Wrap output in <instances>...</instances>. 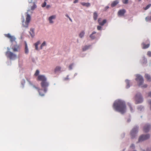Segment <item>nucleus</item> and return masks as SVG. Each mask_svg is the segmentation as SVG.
<instances>
[{
  "mask_svg": "<svg viewBox=\"0 0 151 151\" xmlns=\"http://www.w3.org/2000/svg\"><path fill=\"white\" fill-rule=\"evenodd\" d=\"M113 107L114 110L123 114L126 112V106L124 101L120 100L115 101Z\"/></svg>",
  "mask_w": 151,
  "mask_h": 151,
  "instance_id": "f257e3e1",
  "label": "nucleus"
},
{
  "mask_svg": "<svg viewBox=\"0 0 151 151\" xmlns=\"http://www.w3.org/2000/svg\"><path fill=\"white\" fill-rule=\"evenodd\" d=\"M138 129L137 126H135L132 129L130 133L131 139H133L136 137L138 132Z\"/></svg>",
  "mask_w": 151,
  "mask_h": 151,
  "instance_id": "f03ea898",
  "label": "nucleus"
},
{
  "mask_svg": "<svg viewBox=\"0 0 151 151\" xmlns=\"http://www.w3.org/2000/svg\"><path fill=\"white\" fill-rule=\"evenodd\" d=\"M5 55L6 57L9 58L10 60H14L17 57V56L15 54L9 51L6 52Z\"/></svg>",
  "mask_w": 151,
  "mask_h": 151,
  "instance_id": "7ed1b4c3",
  "label": "nucleus"
},
{
  "mask_svg": "<svg viewBox=\"0 0 151 151\" xmlns=\"http://www.w3.org/2000/svg\"><path fill=\"white\" fill-rule=\"evenodd\" d=\"M30 19L31 17L30 16L29 14H27V17L26 18V21L24 22V18H23V20L22 21L23 23L22 25L24 27H27L28 26V24L30 21Z\"/></svg>",
  "mask_w": 151,
  "mask_h": 151,
  "instance_id": "20e7f679",
  "label": "nucleus"
},
{
  "mask_svg": "<svg viewBox=\"0 0 151 151\" xmlns=\"http://www.w3.org/2000/svg\"><path fill=\"white\" fill-rule=\"evenodd\" d=\"M136 77L135 80L139 82V86H140L144 82L143 78L142 76L139 74L137 75Z\"/></svg>",
  "mask_w": 151,
  "mask_h": 151,
  "instance_id": "39448f33",
  "label": "nucleus"
},
{
  "mask_svg": "<svg viewBox=\"0 0 151 151\" xmlns=\"http://www.w3.org/2000/svg\"><path fill=\"white\" fill-rule=\"evenodd\" d=\"M135 100L136 104L141 103L143 101V99L140 93H138L136 95Z\"/></svg>",
  "mask_w": 151,
  "mask_h": 151,
  "instance_id": "423d86ee",
  "label": "nucleus"
},
{
  "mask_svg": "<svg viewBox=\"0 0 151 151\" xmlns=\"http://www.w3.org/2000/svg\"><path fill=\"white\" fill-rule=\"evenodd\" d=\"M150 137V135L149 134H142L139 137L138 142H139L147 140L149 139Z\"/></svg>",
  "mask_w": 151,
  "mask_h": 151,
  "instance_id": "0eeeda50",
  "label": "nucleus"
},
{
  "mask_svg": "<svg viewBox=\"0 0 151 151\" xmlns=\"http://www.w3.org/2000/svg\"><path fill=\"white\" fill-rule=\"evenodd\" d=\"M35 88L37 90L39 95L42 96H45V94L47 90V88H45L43 90L42 89H39L37 87H35Z\"/></svg>",
  "mask_w": 151,
  "mask_h": 151,
  "instance_id": "6e6552de",
  "label": "nucleus"
},
{
  "mask_svg": "<svg viewBox=\"0 0 151 151\" xmlns=\"http://www.w3.org/2000/svg\"><path fill=\"white\" fill-rule=\"evenodd\" d=\"M151 126L148 124H145L143 127V131L145 132H147L149 131L151 129Z\"/></svg>",
  "mask_w": 151,
  "mask_h": 151,
  "instance_id": "1a4fd4ad",
  "label": "nucleus"
},
{
  "mask_svg": "<svg viewBox=\"0 0 151 151\" xmlns=\"http://www.w3.org/2000/svg\"><path fill=\"white\" fill-rule=\"evenodd\" d=\"M47 79L46 77L43 75H39L37 78V80L38 81H40L41 82L47 81Z\"/></svg>",
  "mask_w": 151,
  "mask_h": 151,
  "instance_id": "9d476101",
  "label": "nucleus"
},
{
  "mask_svg": "<svg viewBox=\"0 0 151 151\" xmlns=\"http://www.w3.org/2000/svg\"><path fill=\"white\" fill-rule=\"evenodd\" d=\"M41 85L42 87L44 88H47V87L49 86V83L47 81H45L43 82H41Z\"/></svg>",
  "mask_w": 151,
  "mask_h": 151,
  "instance_id": "9b49d317",
  "label": "nucleus"
},
{
  "mask_svg": "<svg viewBox=\"0 0 151 151\" xmlns=\"http://www.w3.org/2000/svg\"><path fill=\"white\" fill-rule=\"evenodd\" d=\"M5 37L9 38L10 40V41L11 42H13L15 41V38L14 36L11 35L10 34H8L5 35Z\"/></svg>",
  "mask_w": 151,
  "mask_h": 151,
  "instance_id": "f8f14e48",
  "label": "nucleus"
},
{
  "mask_svg": "<svg viewBox=\"0 0 151 151\" xmlns=\"http://www.w3.org/2000/svg\"><path fill=\"white\" fill-rule=\"evenodd\" d=\"M56 17V16L55 15H53L50 16L48 19L49 21V23L51 24L53 23L54 22L52 20V19H55Z\"/></svg>",
  "mask_w": 151,
  "mask_h": 151,
  "instance_id": "ddd939ff",
  "label": "nucleus"
},
{
  "mask_svg": "<svg viewBox=\"0 0 151 151\" xmlns=\"http://www.w3.org/2000/svg\"><path fill=\"white\" fill-rule=\"evenodd\" d=\"M126 12V11L124 9H122L119 10L118 12V14L119 16H121L124 15Z\"/></svg>",
  "mask_w": 151,
  "mask_h": 151,
  "instance_id": "4468645a",
  "label": "nucleus"
},
{
  "mask_svg": "<svg viewBox=\"0 0 151 151\" xmlns=\"http://www.w3.org/2000/svg\"><path fill=\"white\" fill-rule=\"evenodd\" d=\"M61 68L59 66H57L54 70V72L55 73L57 72H61Z\"/></svg>",
  "mask_w": 151,
  "mask_h": 151,
  "instance_id": "2eb2a0df",
  "label": "nucleus"
},
{
  "mask_svg": "<svg viewBox=\"0 0 151 151\" xmlns=\"http://www.w3.org/2000/svg\"><path fill=\"white\" fill-rule=\"evenodd\" d=\"M29 33L32 37H33L35 36V29L34 28H31L30 29Z\"/></svg>",
  "mask_w": 151,
  "mask_h": 151,
  "instance_id": "dca6fc26",
  "label": "nucleus"
},
{
  "mask_svg": "<svg viewBox=\"0 0 151 151\" xmlns=\"http://www.w3.org/2000/svg\"><path fill=\"white\" fill-rule=\"evenodd\" d=\"M142 48L143 49H145L149 47L150 46V44H148L146 45L144 43H143L142 44Z\"/></svg>",
  "mask_w": 151,
  "mask_h": 151,
  "instance_id": "f3484780",
  "label": "nucleus"
},
{
  "mask_svg": "<svg viewBox=\"0 0 151 151\" xmlns=\"http://www.w3.org/2000/svg\"><path fill=\"white\" fill-rule=\"evenodd\" d=\"M96 33V32H93L92 33V34L90 35V37L91 38L92 40H94L95 38L96 37L94 35Z\"/></svg>",
  "mask_w": 151,
  "mask_h": 151,
  "instance_id": "a211bd4d",
  "label": "nucleus"
},
{
  "mask_svg": "<svg viewBox=\"0 0 151 151\" xmlns=\"http://www.w3.org/2000/svg\"><path fill=\"white\" fill-rule=\"evenodd\" d=\"M145 77L148 81H151V77L150 75L149 74H145Z\"/></svg>",
  "mask_w": 151,
  "mask_h": 151,
  "instance_id": "6ab92c4d",
  "label": "nucleus"
},
{
  "mask_svg": "<svg viewBox=\"0 0 151 151\" xmlns=\"http://www.w3.org/2000/svg\"><path fill=\"white\" fill-rule=\"evenodd\" d=\"M40 44V42L39 41H38L36 43H35L34 45L35 46V49L36 50H38V45Z\"/></svg>",
  "mask_w": 151,
  "mask_h": 151,
  "instance_id": "aec40b11",
  "label": "nucleus"
},
{
  "mask_svg": "<svg viewBox=\"0 0 151 151\" xmlns=\"http://www.w3.org/2000/svg\"><path fill=\"white\" fill-rule=\"evenodd\" d=\"M98 15L97 13L95 12L93 14V18L94 20H96L97 19Z\"/></svg>",
  "mask_w": 151,
  "mask_h": 151,
  "instance_id": "412c9836",
  "label": "nucleus"
},
{
  "mask_svg": "<svg viewBox=\"0 0 151 151\" xmlns=\"http://www.w3.org/2000/svg\"><path fill=\"white\" fill-rule=\"evenodd\" d=\"M29 52V50L28 48L27 44L26 42L25 43V53L26 54H27Z\"/></svg>",
  "mask_w": 151,
  "mask_h": 151,
  "instance_id": "4be33fe9",
  "label": "nucleus"
},
{
  "mask_svg": "<svg viewBox=\"0 0 151 151\" xmlns=\"http://www.w3.org/2000/svg\"><path fill=\"white\" fill-rule=\"evenodd\" d=\"M81 4L84 6H86V7H89L90 6V4L89 3L82 2L81 3Z\"/></svg>",
  "mask_w": 151,
  "mask_h": 151,
  "instance_id": "5701e85b",
  "label": "nucleus"
},
{
  "mask_svg": "<svg viewBox=\"0 0 151 151\" xmlns=\"http://www.w3.org/2000/svg\"><path fill=\"white\" fill-rule=\"evenodd\" d=\"M118 2L117 1H114L112 2L111 4L112 7H114L118 3Z\"/></svg>",
  "mask_w": 151,
  "mask_h": 151,
  "instance_id": "b1692460",
  "label": "nucleus"
},
{
  "mask_svg": "<svg viewBox=\"0 0 151 151\" xmlns=\"http://www.w3.org/2000/svg\"><path fill=\"white\" fill-rule=\"evenodd\" d=\"M91 46L90 45H89L88 46L87 45H86L84 46L82 48V50L83 51H84L88 49V48L90 47Z\"/></svg>",
  "mask_w": 151,
  "mask_h": 151,
  "instance_id": "393cba45",
  "label": "nucleus"
},
{
  "mask_svg": "<svg viewBox=\"0 0 151 151\" xmlns=\"http://www.w3.org/2000/svg\"><path fill=\"white\" fill-rule=\"evenodd\" d=\"M85 32L84 31H82L79 34V37L81 38H82L84 35Z\"/></svg>",
  "mask_w": 151,
  "mask_h": 151,
  "instance_id": "a878e982",
  "label": "nucleus"
},
{
  "mask_svg": "<svg viewBox=\"0 0 151 151\" xmlns=\"http://www.w3.org/2000/svg\"><path fill=\"white\" fill-rule=\"evenodd\" d=\"M106 19H104L102 22H99V24L101 26H103L104 24L106 23Z\"/></svg>",
  "mask_w": 151,
  "mask_h": 151,
  "instance_id": "bb28decb",
  "label": "nucleus"
},
{
  "mask_svg": "<svg viewBox=\"0 0 151 151\" xmlns=\"http://www.w3.org/2000/svg\"><path fill=\"white\" fill-rule=\"evenodd\" d=\"M37 7L35 3H33V5L31 7V9L32 10H34Z\"/></svg>",
  "mask_w": 151,
  "mask_h": 151,
  "instance_id": "cd10ccee",
  "label": "nucleus"
},
{
  "mask_svg": "<svg viewBox=\"0 0 151 151\" xmlns=\"http://www.w3.org/2000/svg\"><path fill=\"white\" fill-rule=\"evenodd\" d=\"M125 82L127 83L126 88H128L130 87L129 81L128 80H126Z\"/></svg>",
  "mask_w": 151,
  "mask_h": 151,
  "instance_id": "c85d7f7f",
  "label": "nucleus"
},
{
  "mask_svg": "<svg viewBox=\"0 0 151 151\" xmlns=\"http://www.w3.org/2000/svg\"><path fill=\"white\" fill-rule=\"evenodd\" d=\"M46 42L45 41H44L41 44L40 46V49H42L43 47L46 46Z\"/></svg>",
  "mask_w": 151,
  "mask_h": 151,
  "instance_id": "c756f323",
  "label": "nucleus"
},
{
  "mask_svg": "<svg viewBox=\"0 0 151 151\" xmlns=\"http://www.w3.org/2000/svg\"><path fill=\"white\" fill-rule=\"evenodd\" d=\"M151 6V4H148L144 8V9L145 10H146L147 9H149L150 7Z\"/></svg>",
  "mask_w": 151,
  "mask_h": 151,
  "instance_id": "7c9ffc66",
  "label": "nucleus"
},
{
  "mask_svg": "<svg viewBox=\"0 0 151 151\" xmlns=\"http://www.w3.org/2000/svg\"><path fill=\"white\" fill-rule=\"evenodd\" d=\"M74 65V64L72 63L70 64L69 66V68L70 70H72L73 68V67Z\"/></svg>",
  "mask_w": 151,
  "mask_h": 151,
  "instance_id": "2f4dec72",
  "label": "nucleus"
},
{
  "mask_svg": "<svg viewBox=\"0 0 151 151\" xmlns=\"http://www.w3.org/2000/svg\"><path fill=\"white\" fill-rule=\"evenodd\" d=\"M39 71L38 70H36V72L35 74V76H37L39 75Z\"/></svg>",
  "mask_w": 151,
  "mask_h": 151,
  "instance_id": "473e14b6",
  "label": "nucleus"
},
{
  "mask_svg": "<svg viewBox=\"0 0 151 151\" xmlns=\"http://www.w3.org/2000/svg\"><path fill=\"white\" fill-rule=\"evenodd\" d=\"M46 3L45 1H44L42 5V7H45V6H46Z\"/></svg>",
  "mask_w": 151,
  "mask_h": 151,
  "instance_id": "72a5a7b5",
  "label": "nucleus"
},
{
  "mask_svg": "<svg viewBox=\"0 0 151 151\" xmlns=\"http://www.w3.org/2000/svg\"><path fill=\"white\" fill-rule=\"evenodd\" d=\"M128 0H122V2L124 4H127L128 2Z\"/></svg>",
  "mask_w": 151,
  "mask_h": 151,
  "instance_id": "f704fd0d",
  "label": "nucleus"
},
{
  "mask_svg": "<svg viewBox=\"0 0 151 151\" xmlns=\"http://www.w3.org/2000/svg\"><path fill=\"white\" fill-rule=\"evenodd\" d=\"M12 48L14 52L18 51V49L17 48L14 47Z\"/></svg>",
  "mask_w": 151,
  "mask_h": 151,
  "instance_id": "c9c22d12",
  "label": "nucleus"
},
{
  "mask_svg": "<svg viewBox=\"0 0 151 151\" xmlns=\"http://www.w3.org/2000/svg\"><path fill=\"white\" fill-rule=\"evenodd\" d=\"M101 27L100 26H97V29L99 30H100L101 29Z\"/></svg>",
  "mask_w": 151,
  "mask_h": 151,
  "instance_id": "e433bc0d",
  "label": "nucleus"
},
{
  "mask_svg": "<svg viewBox=\"0 0 151 151\" xmlns=\"http://www.w3.org/2000/svg\"><path fill=\"white\" fill-rule=\"evenodd\" d=\"M128 105H129V107L130 108V110L132 112L133 110V109H132V107L131 106V105L130 104H128Z\"/></svg>",
  "mask_w": 151,
  "mask_h": 151,
  "instance_id": "4c0bfd02",
  "label": "nucleus"
},
{
  "mask_svg": "<svg viewBox=\"0 0 151 151\" xmlns=\"http://www.w3.org/2000/svg\"><path fill=\"white\" fill-rule=\"evenodd\" d=\"M147 55L149 57H151V52H147Z\"/></svg>",
  "mask_w": 151,
  "mask_h": 151,
  "instance_id": "58836bf2",
  "label": "nucleus"
},
{
  "mask_svg": "<svg viewBox=\"0 0 151 151\" xmlns=\"http://www.w3.org/2000/svg\"><path fill=\"white\" fill-rule=\"evenodd\" d=\"M130 147L132 149H134L135 148V145L134 144H132L130 145Z\"/></svg>",
  "mask_w": 151,
  "mask_h": 151,
  "instance_id": "ea45409f",
  "label": "nucleus"
},
{
  "mask_svg": "<svg viewBox=\"0 0 151 151\" xmlns=\"http://www.w3.org/2000/svg\"><path fill=\"white\" fill-rule=\"evenodd\" d=\"M145 19L147 21L150 20V17H147L145 18Z\"/></svg>",
  "mask_w": 151,
  "mask_h": 151,
  "instance_id": "a19ab883",
  "label": "nucleus"
},
{
  "mask_svg": "<svg viewBox=\"0 0 151 151\" xmlns=\"http://www.w3.org/2000/svg\"><path fill=\"white\" fill-rule=\"evenodd\" d=\"M147 84H145L144 85L142 86V88H145L147 87Z\"/></svg>",
  "mask_w": 151,
  "mask_h": 151,
  "instance_id": "79ce46f5",
  "label": "nucleus"
},
{
  "mask_svg": "<svg viewBox=\"0 0 151 151\" xmlns=\"http://www.w3.org/2000/svg\"><path fill=\"white\" fill-rule=\"evenodd\" d=\"M101 20H102V19L101 18H99L98 20V22L99 24V22H101Z\"/></svg>",
  "mask_w": 151,
  "mask_h": 151,
  "instance_id": "37998d69",
  "label": "nucleus"
},
{
  "mask_svg": "<svg viewBox=\"0 0 151 151\" xmlns=\"http://www.w3.org/2000/svg\"><path fill=\"white\" fill-rule=\"evenodd\" d=\"M69 79L68 76H67V77L65 78V80H67Z\"/></svg>",
  "mask_w": 151,
  "mask_h": 151,
  "instance_id": "c03bdc74",
  "label": "nucleus"
},
{
  "mask_svg": "<svg viewBox=\"0 0 151 151\" xmlns=\"http://www.w3.org/2000/svg\"><path fill=\"white\" fill-rule=\"evenodd\" d=\"M149 104L150 105V110H151V101H148Z\"/></svg>",
  "mask_w": 151,
  "mask_h": 151,
  "instance_id": "a18cd8bd",
  "label": "nucleus"
},
{
  "mask_svg": "<svg viewBox=\"0 0 151 151\" xmlns=\"http://www.w3.org/2000/svg\"><path fill=\"white\" fill-rule=\"evenodd\" d=\"M50 7V5H48L46 6V8L47 9L49 8Z\"/></svg>",
  "mask_w": 151,
  "mask_h": 151,
  "instance_id": "49530a36",
  "label": "nucleus"
},
{
  "mask_svg": "<svg viewBox=\"0 0 151 151\" xmlns=\"http://www.w3.org/2000/svg\"><path fill=\"white\" fill-rule=\"evenodd\" d=\"M78 0H75V1H74L73 3H76L78 2Z\"/></svg>",
  "mask_w": 151,
  "mask_h": 151,
  "instance_id": "de8ad7c7",
  "label": "nucleus"
},
{
  "mask_svg": "<svg viewBox=\"0 0 151 151\" xmlns=\"http://www.w3.org/2000/svg\"><path fill=\"white\" fill-rule=\"evenodd\" d=\"M148 96L151 97V92H150L149 93Z\"/></svg>",
  "mask_w": 151,
  "mask_h": 151,
  "instance_id": "09e8293b",
  "label": "nucleus"
},
{
  "mask_svg": "<svg viewBox=\"0 0 151 151\" xmlns=\"http://www.w3.org/2000/svg\"><path fill=\"white\" fill-rule=\"evenodd\" d=\"M68 18L72 22V20L71 19L70 17H69Z\"/></svg>",
  "mask_w": 151,
  "mask_h": 151,
  "instance_id": "8fccbe9b",
  "label": "nucleus"
},
{
  "mask_svg": "<svg viewBox=\"0 0 151 151\" xmlns=\"http://www.w3.org/2000/svg\"><path fill=\"white\" fill-rule=\"evenodd\" d=\"M109 8V7L108 6H106L105 7V8L106 9H108Z\"/></svg>",
  "mask_w": 151,
  "mask_h": 151,
  "instance_id": "3c124183",
  "label": "nucleus"
},
{
  "mask_svg": "<svg viewBox=\"0 0 151 151\" xmlns=\"http://www.w3.org/2000/svg\"><path fill=\"white\" fill-rule=\"evenodd\" d=\"M65 16L68 18H69V17L68 15L67 14L65 15Z\"/></svg>",
  "mask_w": 151,
  "mask_h": 151,
  "instance_id": "603ef678",
  "label": "nucleus"
},
{
  "mask_svg": "<svg viewBox=\"0 0 151 151\" xmlns=\"http://www.w3.org/2000/svg\"><path fill=\"white\" fill-rule=\"evenodd\" d=\"M150 19L151 21V16L150 17Z\"/></svg>",
  "mask_w": 151,
  "mask_h": 151,
  "instance_id": "864d4df0",
  "label": "nucleus"
},
{
  "mask_svg": "<svg viewBox=\"0 0 151 151\" xmlns=\"http://www.w3.org/2000/svg\"><path fill=\"white\" fill-rule=\"evenodd\" d=\"M29 11V10H28L27 11V12H28Z\"/></svg>",
  "mask_w": 151,
  "mask_h": 151,
  "instance_id": "5fc2aeb1",
  "label": "nucleus"
},
{
  "mask_svg": "<svg viewBox=\"0 0 151 151\" xmlns=\"http://www.w3.org/2000/svg\"><path fill=\"white\" fill-rule=\"evenodd\" d=\"M141 1V0H139V1Z\"/></svg>",
  "mask_w": 151,
  "mask_h": 151,
  "instance_id": "6e6d98bb",
  "label": "nucleus"
},
{
  "mask_svg": "<svg viewBox=\"0 0 151 151\" xmlns=\"http://www.w3.org/2000/svg\"><path fill=\"white\" fill-rule=\"evenodd\" d=\"M45 0V1H47V0Z\"/></svg>",
  "mask_w": 151,
  "mask_h": 151,
  "instance_id": "4d7b16f0",
  "label": "nucleus"
},
{
  "mask_svg": "<svg viewBox=\"0 0 151 151\" xmlns=\"http://www.w3.org/2000/svg\"><path fill=\"white\" fill-rule=\"evenodd\" d=\"M134 151H136L134 150Z\"/></svg>",
  "mask_w": 151,
  "mask_h": 151,
  "instance_id": "13d9d810",
  "label": "nucleus"
}]
</instances>
